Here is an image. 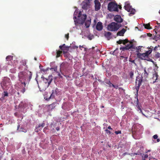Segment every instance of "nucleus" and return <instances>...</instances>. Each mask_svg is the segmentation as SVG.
I'll return each mask as SVG.
<instances>
[{
	"instance_id": "49530a36",
	"label": "nucleus",
	"mask_w": 160,
	"mask_h": 160,
	"mask_svg": "<svg viewBox=\"0 0 160 160\" xmlns=\"http://www.w3.org/2000/svg\"><path fill=\"white\" fill-rule=\"evenodd\" d=\"M147 36L149 37H151L152 35V34L150 33H147Z\"/></svg>"
},
{
	"instance_id": "37998d69",
	"label": "nucleus",
	"mask_w": 160,
	"mask_h": 160,
	"mask_svg": "<svg viewBox=\"0 0 160 160\" xmlns=\"http://www.w3.org/2000/svg\"><path fill=\"white\" fill-rule=\"evenodd\" d=\"M69 33H68L67 34H65V37L67 38V40L69 38Z\"/></svg>"
},
{
	"instance_id": "f8f14e48",
	"label": "nucleus",
	"mask_w": 160,
	"mask_h": 160,
	"mask_svg": "<svg viewBox=\"0 0 160 160\" xmlns=\"http://www.w3.org/2000/svg\"><path fill=\"white\" fill-rule=\"evenodd\" d=\"M69 64L67 62H63L60 65V68L63 70L66 69L68 67Z\"/></svg>"
},
{
	"instance_id": "4be33fe9",
	"label": "nucleus",
	"mask_w": 160,
	"mask_h": 160,
	"mask_svg": "<svg viewBox=\"0 0 160 160\" xmlns=\"http://www.w3.org/2000/svg\"><path fill=\"white\" fill-rule=\"evenodd\" d=\"M55 103H52V104L48 105H47L48 107H49V110L50 109L51 110H52V109H53L55 107Z\"/></svg>"
},
{
	"instance_id": "7ed1b4c3",
	"label": "nucleus",
	"mask_w": 160,
	"mask_h": 160,
	"mask_svg": "<svg viewBox=\"0 0 160 160\" xmlns=\"http://www.w3.org/2000/svg\"><path fill=\"white\" fill-rule=\"evenodd\" d=\"M142 78L141 77H137L136 80V85H138V86L136 87V90H137L136 93L135 94V95H136V97H137V107L138 109L140 110L141 111L142 110L141 108H140L138 104V103L139 102L138 100V91L139 88L140 87V86H141V83L142 82Z\"/></svg>"
},
{
	"instance_id": "2f4dec72",
	"label": "nucleus",
	"mask_w": 160,
	"mask_h": 160,
	"mask_svg": "<svg viewBox=\"0 0 160 160\" xmlns=\"http://www.w3.org/2000/svg\"><path fill=\"white\" fill-rule=\"evenodd\" d=\"M13 57L11 56H7L6 58V59L7 61H10L12 59Z\"/></svg>"
},
{
	"instance_id": "ea45409f",
	"label": "nucleus",
	"mask_w": 160,
	"mask_h": 160,
	"mask_svg": "<svg viewBox=\"0 0 160 160\" xmlns=\"http://www.w3.org/2000/svg\"><path fill=\"white\" fill-rule=\"evenodd\" d=\"M112 86L115 88H116V89H118V84H117L116 85H114V84H113Z\"/></svg>"
},
{
	"instance_id": "6e6d98bb",
	"label": "nucleus",
	"mask_w": 160,
	"mask_h": 160,
	"mask_svg": "<svg viewBox=\"0 0 160 160\" xmlns=\"http://www.w3.org/2000/svg\"><path fill=\"white\" fill-rule=\"evenodd\" d=\"M157 142H159L160 141V139H159V138H157Z\"/></svg>"
},
{
	"instance_id": "473e14b6",
	"label": "nucleus",
	"mask_w": 160,
	"mask_h": 160,
	"mask_svg": "<svg viewBox=\"0 0 160 160\" xmlns=\"http://www.w3.org/2000/svg\"><path fill=\"white\" fill-rule=\"evenodd\" d=\"M129 12H130L131 13L134 14L135 13L136 10L135 9L132 8H131L130 11Z\"/></svg>"
},
{
	"instance_id": "c03bdc74",
	"label": "nucleus",
	"mask_w": 160,
	"mask_h": 160,
	"mask_svg": "<svg viewBox=\"0 0 160 160\" xmlns=\"http://www.w3.org/2000/svg\"><path fill=\"white\" fill-rule=\"evenodd\" d=\"M153 137L154 139H156L158 138V136L157 134H156V135H154L153 136Z\"/></svg>"
},
{
	"instance_id": "ddd939ff",
	"label": "nucleus",
	"mask_w": 160,
	"mask_h": 160,
	"mask_svg": "<svg viewBox=\"0 0 160 160\" xmlns=\"http://www.w3.org/2000/svg\"><path fill=\"white\" fill-rule=\"evenodd\" d=\"M124 8L128 12H129V11H130V9L132 8V6L130 5V4L128 2H126L125 3Z\"/></svg>"
},
{
	"instance_id": "0e129e2a",
	"label": "nucleus",
	"mask_w": 160,
	"mask_h": 160,
	"mask_svg": "<svg viewBox=\"0 0 160 160\" xmlns=\"http://www.w3.org/2000/svg\"><path fill=\"white\" fill-rule=\"evenodd\" d=\"M121 57L122 58H124V57L123 56H121Z\"/></svg>"
},
{
	"instance_id": "de8ad7c7",
	"label": "nucleus",
	"mask_w": 160,
	"mask_h": 160,
	"mask_svg": "<svg viewBox=\"0 0 160 160\" xmlns=\"http://www.w3.org/2000/svg\"><path fill=\"white\" fill-rule=\"evenodd\" d=\"M159 46V45H158V47H157V46H156V47H155L154 48V49H153V50H154V51H156V50H157V48H158Z\"/></svg>"
},
{
	"instance_id": "2eb2a0df",
	"label": "nucleus",
	"mask_w": 160,
	"mask_h": 160,
	"mask_svg": "<svg viewBox=\"0 0 160 160\" xmlns=\"http://www.w3.org/2000/svg\"><path fill=\"white\" fill-rule=\"evenodd\" d=\"M103 26L102 23L101 22H98L96 26V28L98 31H101L102 30Z\"/></svg>"
},
{
	"instance_id": "5701e85b",
	"label": "nucleus",
	"mask_w": 160,
	"mask_h": 160,
	"mask_svg": "<svg viewBox=\"0 0 160 160\" xmlns=\"http://www.w3.org/2000/svg\"><path fill=\"white\" fill-rule=\"evenodd\" d=\"M91 20H88L85 22V25L86 28H88L89 27L91 24Z\"/></svg>"
},
{
	"instance_id": "aec40b11",
	"label": "nucleus",
	"mask_w": 160,
	"mask_h": 160,
	"mask_svg": "<svg viewBox=\"0 0 160 160\" xmlns=\"http://www.w3.org/2000/svg\"><path fill=\"white\" fill-rule=\"evenodd\" d=\"M158 73L156 72H155L153 74V77L152 78L153 79L155 80V81L153 82V83H154L156 82V80H157L158 79Z\"/></svg>"
},
{
	"instance_id": "b1692460",
	"label": "nucleus",
	"mask_w": 160,
	"mask_h": 160,
	"mask_svg": "<svg viewBox=\"0 0 160 160\" xmlns=\"http://www.w3.org/2000/svg\"><path fill=\"white\" fill-rule=\"evenodd\" d=\"M27 61L26 60L24 59L22 60L21 62V63L22 64L23 66H25L26 68L25 69H27L28 68V67L27 65H26Z\"/></svg>"
},
{
	"instance_id": "09e8293b",
	"label": "nucleus",
	"mask_w": 160,
	"mask_h": 160,
	"mask_svg": "<svg viewBox=\"0 0 160 160\" xmlns=\"http://www.w3.org/2000/svg\"><path fill=\"white\" fill-rule=\"evenodd\" d=\"M148 157V154H145L144 156V158L146 159V158H147Z\"/></svg>"
},
{
	"instance_id": "20e7f679",
	"label": "nucleus",
	"mask_w": 160,
	"mask_h": 160,
	"mask_svg": "<svg viewBox=\"0 0 160 160\" xmlns=\"http://www.w3.org/2000/svg\"><path fill=\"white\" fill-rule=\"evenodd\" d=\"M118 5L115 2H111L108 4V9L110 12H118Z\"/></svg>"
},
{
	"instance_id": "a19ab883",
	"label": "nucleus",
	"mask_w": 160,
	"mask_h": 160,
	"mask_svg": "<svg viewBox=\"0 0 160 160\" xmlns=\"http://www.w3.org/2000/svg\"><path fill=\"white\" fill-rule=\"evenodd\" d=\"M4 97H7L8 96V93L7 92H4Z\"/></svg>"
},
{
	"instance_id": "412c9836",
	"label": "nucleus",
	"mask_w": 160,
	"mask_h": 160,
	"mask_svg": "<svg viewBox=\"0 0 160 160\" xmlns=\"http://www.w3.org/2000/svg\"><path fill=\"white\" fill-rule=\"evenodd\" d=\"M59 48L61 50L63 51V53L65 54V48L68 47L66 46L65 44H64L60 46Z\"/></svg>"
},
{
	"instance_id": "338daca9",
	"label": "nucleus",
	"mask_w": 160,
	"mask_h": 160,
	"mask_svg": "<svg viewBox=\"0 0 160 160\" xmlns=\"http://www.w3.org/2000/svg\"><path fill=\"white\" fill-rule=\"evenodd\" d=\"M101 108H104V106H101Z\"/></svg>"
},
{
	"instance_id": "c9c22d12",
	"label": "nucleus",
	"mask_w": 160,
	"mask_h": 160,
	"mask_svg": "<svg viewBox=\"0 0 160 160\" xmlns=\"http://www.w3.org/2000/svg\"><path fill=\"white\" fill-rule=\"evenodd\" d=\"M122 43L124 45H125L128 42V39H125V40H122Z\"/></svg>"
},
{
	"instance_id": "f704fd0d",
	"label": "nucleus",
	"mask_w": 160,
	"mask_h": 160,
	"mask_svg": "<svg viewBox=\"0 0 160 160\" xmlns=\"http://www.w3.org/2000/svg\"><path fill=\"white\" fill-rule=\"evenodd\" d=\"M155 56L156 58H158L160 57V53L158 52H156Z\"/></svg>"
},
{
	"instance_id": "680f3d73",
	"label": "nucleus",
	"mask_w": 160,
	"mask_h": 160,
	"mask_svg": "<svg viewBox=\"0 0 160 160\" xmlns=\"http://www.w3.org/2000/svg\"><path fill=\"white\" fill-rule=\"evenodd\" d=\"M34 59L35 60H37V58L36 57L34 58Z\"/></svg>"
},
{
	"instance_id": "c756f323",
	"label": "nucleus",
	"mask_w": 160,
	"mask_h": 160,
	"mask_svg": "<svg viewBox=\"0 0 160 160\" xmlns=\"http://www.w3.org/2000/svg\"><path fill=\"white\" fill-rule=\"evenodd\" d=\"M142 47V46H139L137 47H136V52H139L141 51V49Z\"/></svg>"
},
{
	"instance_id": "e433bc0d",
	"label": "nucleus",
	"mask_w": 160,
	"mask_h": 160,
	"mask_svg": "<svg viewBox=\"0 0 160 160\" xmlns=\"http://www.w3.org/2000/svg\"><path fill=\"white\" fill-rule=\"evenodd\" d=\"M106 83L109 85V87H111V86H112V85H113V84L109 80L107 81V82H106Z\"/></svg>"
},
{
	"instance_id": "13d9d810",
	"label": "nucleus",
	"mask_w": 160,
	"mask_h": 160,
	"mask_svg": "<svg viewBox=\"0 0 160 160\" xmlns=\"http://www.w3.org/2000/svg\"><path fill=\"white\" fill-rule=\"evenodd\" d=\"M106 131L107 132V133H108V132L110 133V131L107 130Z\"/></svg>"
},
{
	"instance_id": "39448f33",
	"label": "nucleus",
	"mask_w": 160,
	"mask_h": 160,
	"mask_svg": "<svg viewBox=\"0 0 160 160\" xmlns=\"http://www.w3.org/2000/svg\"><path fill=\"white\" fill-rule=\"evenodd\" d=\"M120 27L119 24L115 22H112L108 25V29L111 31H117Z\"/></svg>"
},
{
	"instance_id": "9b49d317",
	"label": "nucleus",
	"mask_w": 160,
	"mask_h": 160,
	"mask_svg": "<svg viewBox=\"0 0 160 160\" xmlns=\"http://www.w3.org/2000/svg\"><path fill=\"white\" fill-rule=\"evenodd\" d=\"M95 10L98 11L101 8V4L99 2L98 0H95Z\"/></svg>"
},
{
	"instance_id": "a211bd4d",
	"label": "nucleus",
	"mask_w": 160,
	"mask_h": 160,
	"mask_svg": "<svg viewBox=\"0 0 160 160\" xmlns=\"http://www.w3.org/2000/svg\"><path fill=\"white\" fill-rule=\"evenodd\" d=\"M126 30L124 28L122 29L117 33V36H123Z\"/></svg>"
},
{
	"instance_id": "8fccbe9b",
	"label": "nucleus",
	"mask_w": 160,
	"mask_h": 160,
	"mask_svg": "<svg viewBox=\"0 0 160 160\" xmlns=\"http://www.w3.org/2000/svg\"><path fill=\"white\" fill-rule=\"evenodd\" d=\"M130 61L132 63H134L135 64H136V63H135V60H131V61L130 60Z\"/></svg>"
},
{
	"instance_id": "f257e3e1",
	"label": "nucleus",
	"mask_w": 160,
	"mask_h": 160,
	"mask_svg": "<svg viewBox=\"0 0 160 160\" xmlns=\"http://www.w3.org/2000/svg\"><path fill=\"white\" fill-rule=\"evenodd\" d=\"M32 76V72L28 71L27 72L21 71L18 73V80L20 83L19 84L20 91L23 93H24L27 89Z\"/></svg>"
},
{
	"instance_id": "a18cd8bd",
	"label": "nucleus",
	"mask_w": 160,
	"mask_h": 160,
	"mask_svg": "<svg viewBox=\"0 0 160 160\" xmlns=\"http://www.w3.org/2000/svg\"><path fill=\"white\" fill-rule=\"evenodd\" d=\"M56 125V124H51V127L52 128V129H53V130L54 129L53 127H55Z\"/></svg>"
},
{
	"instance_id": "1a4fd4ad",
	"label": "nucleus",
	"mask_w": 160,
	"mask_h": 160,
	"mask_svg": "<svg viewBox=\"0 0 160 160\" xmlns=\"http://www.w3.org/2000/svg\"><path fill=\"white\" fill-rule=\"evenodd\" d=\"M82 8L83 9L87 10L89 8L90 4L86 0L82 2Z\"/></svg>"
},
{
	"instance_id": "864d4df0",
	"label": "nucleus",
	"mask_w": 160,
	"mask_h": 160,
	"mask_svg": "<svg viewBox=\"0 0 160 160\" xmlns=\"http://www.w3.org/2000/svg\"><path fill=\"white\" fill-rule=\"evenodd\" d=\"M59 128L58 127H57L56 128V130H59Z\"/></svg>"
},
{
	"instance_id": "3c124183",
	"label": "nucleus",
	"mask_w": 160,
	"mask_h": 160,
	"mask_svg": "<svg viewBox=\"0 0 160 160\" xmlns=\"http://www.w3.org/2000/svg\"><path fill=\"white\" fill-rule=\"evenodd\" d=\"M89 3H90L92 1V0H86Z\"/></svg>"
},
{
	"instance_id": "f03ea898",
	"label": "nucleus",
	"mask_w": 160,
	"mask_h": 160,
	"mask_svg": "<svg viewBox=\"0 0 160 160\" xmlns=\"http://www.w3.org/2000/svg\"><path fill=\"white\" fill-rule=\"evenodd\" d=\"M81 16V12H80L78 16V17L79 18L78 19L77 18L76 16H74L73 18L75 24H79L81 25L83 24L85 22V21L87 18V15L85 14H83Z\"/></svg>"
},
{
	"instance_id": "72a5a7b5",
	"label": "nucleus",
	"mask_w": 160,
	"mask_h": 160,
	"mask_svg": "<svg viewBox=\"0 0 160 160\" xmlns=\"http://www.w3.org/2000/svg\"><path fill=\"white\" fill-rule=\"evenodd\" d=\"M148 75V73H147L145 69L144 70V73L143 74V76L144 77H145V78H147V77Z\"/></svg>"
},
{
	"instance_id": "79ce46f5",
	"label": "nucleus",
	"mask_w": 160,
	"mask_h": 160,
	"mask_svg": "<svg viewBox=\"0 0 160 160\" xmlns=\"http://www.w3.org/2000/svg\"><path fill=\"white\" fill-rule=\"evenodd\" d=\"M115 132L116 133V134H118L119 133H121V131H116Z\"/></svg>"
},
{
	"instance_id": "4468645a",
	"label": "nucleus",
	"mask_w": 160,
	"mask_h": 160,
	"mask_svg": "<svg viewBox=\"0 0 160 160\" xmlns=\"http://www.w3.org/2000/svg\"><path fill=\"white\" fill-rule=\"evenodd\" d=\"M45 122L43 121L42 123H39L36 126V129L40 130V129H42V128L45 126Z\"/></svg>"
},
{
	"instance_id": "dca6fc26",
	"label": "nucleus",
	"mask_w": 160,
	"mask_h": 160,
	"mask_svg": "<svg viewBox=\"0 0 160 160\" xmlns=\"http://www.w3.org/2000/svg\"><path fill=\"white\" fill-rule=\"evenodd\" d=\"M114 20L116 22L119 23L123 21V19L119 15L116 16L114 18Z\"/></svg>"
},
{
	"instance_id": "c85d7f7f",
	"label": "nucleus",
	"mask_w": 160,
	"mask_h": 160,
	"mask_svg": "<svg viewBox=\"0 0 160 160\" xmlns=\"http://www.w3.org/2000/svg\"><path fill=\"white\" fill-rule=\"evenodd\" d=\"M128 46L122 47H120V50H122V51L128 50L129 49V48H128Z\"/></svg>"
},
{
	"instance_id": "9d476101",
	"label": "nucleus",
	"mask_w": 160,
	"mask_h": 160,
	"mask_svg": "<svg viewBox=\"0 0 160 160\" xmlns=\"http://www.w3.org/2000/svg\"><path fill=\"white\" fill-rule=\"evenodd\" d=\"M52 80V76H49L48 78H45L43 79L44 83L47 84V86H48L51 83Z\"/></svg>"
},
{
	"instance_id": "6e6552de",
	"label": "nucleus",
	"mask_w": 160,
	"mask_h": 160,
	"mask_svg": "<svg viewBox=\"0 0 160 160\" xmlns=\"http://www.w3.org/2000/svg\"><path fill=\"white\" fill-rule=\"evenodd\" d=\"M57 88L53 89L52 91V92L49 97H46V100L47 101L49 100L50 99H53L55 98V95L57 94Z\"/></svg>"
},
{
	"instance_id": "4d7b16f0",
	"label": "nucleus",
	"mask_w": 160,
	"mask_h": 160,
	"mask_svg": "<svg viewBox=\"0 0 160 160\" xmlns=\"http://www.w3.org/2000/svg\"><path fill=\"white\" fill-rule=\"evenodd\" d=\"M2 158V156H0V160H1Z\"/></svg>"
},
{
	"instance_id": "0eeeda50",
	"label": "nucleus",
	"mask_w": 160,
	"mask_h": 160,
	"mask_svg": "<svg viewBox=\"0 0 160 160\" xmlns=\"http://www.w3.org/2000/svg\"><path fill=\"white\" fill-rule=\"evenodd\" d=\"M137 57L141 59L142 60H146L147 61L153 62V61L152 59L149 57H147L145 53H141L140 52H138L137 53Z\"/></svg>"
},
{
	"instance_id": "603ef678",
	"label": "nucleus",
	"mask_w": 160,
	"mask_h": 160,
	"mask_svg": "<svg viewBox=\"0 0 160 160\" xmlns=\"http://www.w3.org/2000/svg\"><path fill=\"white\" fill-rule=\"evenodd\" d=\"M118 8L120 9H121L122 8V7L121 5H118Z\"/></svg>"
},
{
	"instance_id": "bf43d9fd",
	"label": "nucleus",
	"mask_w": 160,
	"mask_h": 160,
	"mask_svg": "<svg viewBox=\"0 0 160 160\" xmlns=\"http://www.w3.org/2000/svg\"><path fill=\"white\" fill-rule=\"evenodd\" d=\"M19 125H18V128H17V130H18L19 129Z\"/></svg>"
},
{
	"instance_id": "f3484780",
	"label": "nucleus",
	"mask_w": 160,
	"mask_h": 160,
	"mask_svg": "<svg viewBox=\"0 0 160 160\" xmlns=\"http://www.w3.org/2000/svg\"><path fill=\"white\" fill-rule=\"evenodd\" d=\"M112 33L110 32H105L104 33L105 37L108 40H109L112 38Z\"/></svg>"
},
{
	"instance_id": "5fc2aeb1",
	"label": "nucleus",
	"mask_w": 160,
	"mask_h": 160,
	"mask_svg": "<svg viewBox=\"0 0 160 160\" xmlns=\"http://www.w3.org/2000/svg\"><path fill=\"white\" fill-rule=\"evenodd\" d=\"M108 128L109 129H112V128H111V127L110 126L108 127Z\"/></svg>"
},
{
	"instance_id": "6ab92c4d",
	"label": "nucleus",
	"mask_w": 160,
	"mask_h": 160,
	"mask_svg": "<svg viewBox=\"0 0 160 160\" xmlns=\"http://www.w3.org/2000/svg\"><path fill=\"white\" fill-rule=\"evenodd\" d=\"M150 48H150V49L148 50V51H146V52L145 53V54L146 55V56H147V57H149V55L151 53L152 51V49L153 47L151 46Z\"/></svg>"
},
{
	"instance_id": "bb28decb",
	"label": "nucleus",
	"mask_w": 160,
	"mask_h": 160,
	"mask_svg": "<svg viewBox=\"0 0 160 160\" xmlns=\"http://www.w3.org/2000/svg\"><path fill=\"white\" fill-rule=\"evenodd\" d=\"M126 46H128V48H129V49L131 48L135 49L134 48H133V45L132 44V42H130L129 43H128Z\"/></svg>"
},
{
	"instance_id": "393cba45",
	"label": "nucleus",
	"mask_w": 160,
	"mask_h": 160,
	"mask_svg": "<svg viewBox=\"0 0 160 160\" xmlns=\"http://www.w3.org/2000/svg\"><path fill=\"white\" fill-rule=\"evenodd\" d=\"M143 26L145 28L147 29H152V28L150 27V23L144 24Z\"/></svg>"
},
{
	"instance_id": "e2e57ef3",
	"label": "nucleus",
	"mask_w": 160,
	"mask_h": 160,
	"mask_svg": "<svg viewBox=\"0 0 160 160\" xmlns=\"http://www.w3.org/2000/svg\"><path fill=\"white\" fill-rule=\"evenodd\" d=\"M79 47H80V48L82 47V48H83V46H79Z\"/></svg>"
},
{
	"instance_id": "58836bf2",
	"label": "nucleus",
	"mask_w": 160,
	"mask_h": 160,
	"mask_svg": "<svg viewBox=\"0 0 160 160\" xmlns=\"http://www.w3.org/2000/svg\"><path fill=\"white\" fill-rule=\"evenodd\" d=\"M131 131L133 136V137L134 135L135 136L136 131Z\"/></svg>"
},
{
	"instance_id": "4c0bfd02",
	"label": "nucleus",
	"mask_w": 160,
	"mask_h": 160,
	"mask_svg": "<svg viewBox=\"0 0 160 160\" xmlns=\"http://www.w3.org/2000/svg\"><path fill=\"white\" fill-rule=\"evenodd\" d=\"M122 40L120 39L117 42V43L118 44H120L121 43H122Z\"/></svg>"
},
{
	"instance_id": "774afa93",
	"label": "nucleus",
	"mask_w": 160,
	"mask_h": 160,
	"mask_svg": "<svg viewBox=\"0 0 160 160\" xmlns=\"http://www.w3.org/2000/svg\"><path fill=\"white\" fill-rule=\"evenodd\" d=\"M159 13L160 14V10H159Z\"/></svg>"
},
{
	"instance_id": "423d86ee",
	"label": "nucleus",
	"mask_w": 160,
	"mask_h": 160,
	"mask_svg": "<svg viewBox=\"0 0 160 160\" xmlns=\"http://www.w3.org/2000/svg\"><path fill=\"white\" fill-rule=\"evenodd\" d=\"M1 84L3 90L7 89V87L11 84L10 80L9 78L5 77Z\"/></svg>"
},
{
	"instance_id": "7c9ffc66",
	"label": "nucleus",
	"mask_w": 160,
	"mask_h": 160,
	"mask_svg": "<svg viewBox=\"0 0 160 160\" xmlns=\"http://www.w3.org/2000/svg\"><path fill=\"white\" fill-rule=\"evenodd\" d=\"M129 75L130 76V77L131 78H133V76H134V72L133 71H130L129 74Z\"/></svg>"
},
{
	"instance_id": "69168bd1",
	"label": "nucleus",
	"mask_w": 160,
	"mask_h": 160,
	"mask_svg": "<svg viewBox=\"0 0 160 160\" xmlns=\"http://www.w3.org/2000/svg\"><path fill=\"white\" fill-rule=\"evenodd\" d=\"M137 153H134V155H137Z\"/></svg>"
},
{
	"instance_id": "a878e982",
	"label": "nucleus",
	"mask_w": 160,
	"mask_h": 160,
	"mask_svg": "<svg viewBox=\"0 0 160 160\" xmlns=\"http://www.w3.org/2000/svg\"><path fill=\"white\" fill-rule=\"evenodd\" d=\"M156 34L154 36V39L156 40V41H157L158 40H160V35L157 34V33L156 32V31H155Z\"/></svg>"
},
{
	"instance_id": "cd10ccee",
	"label": "nucleus",
	"mask_w": 160,
	"mask_h": 160,
	"mask_svg": "<svg viewBox=\"0 0 160 160\" xmlns=\"http://www.w3.org/2000/svg\"><path fill=\"white\" fill-rule=\"evenodd\" d=\"M62 50H57V58L60 57L61 54L62 53Z\"/></svg>"
},
{
	"instance_id": "052dcab7",
	"label": "nucleus",
	"mask_w": 160,
	"mask_h": 160,
	"mask_svg": "<svg viewBox=\"0 0 160 160\" xmlns=\"http://www.w3.org/2000/svg\"><path fill=\"white\" fill-rule=\"evenodd\" d=\"M142 160H146V159L144 158H143Z\"/></svg>"
}]
</instances>
